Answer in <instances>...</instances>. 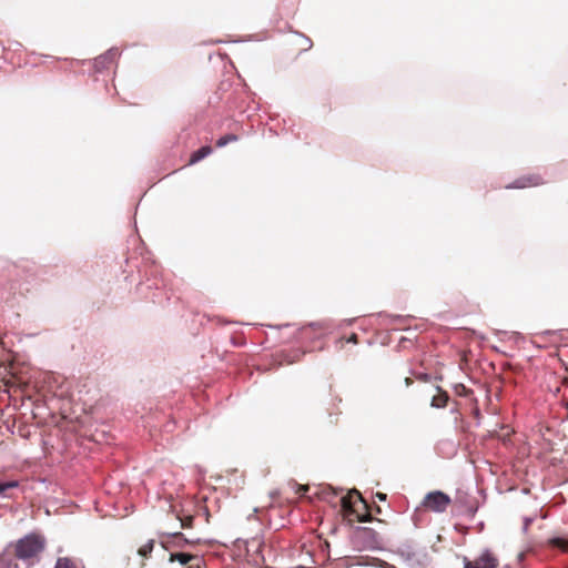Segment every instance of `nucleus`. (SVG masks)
<instances>
[{
  "mask_svg": "<svg viewBox=\"0 0 568 568\" xmlns=\"http://www.w3.org/2000/svg\"><path fill=\"white\" fill-rule=\"evenodd\" d=\"M235 141H237V135H235V134H226V135L221 136L216 141V146L217 148H223V146L227 145L230 142H235Z\"/></svg>",
  "mask_w": 568,
  "mask_h": 568,
  "instance_id": "2eb2a0df",
  "label": "nucleus"
},
{
  "mask_svg": "<svg viewBox=\"0 0 568 568\" xmlns=\"http://www.w3.org/2000/svg\"><path fill=\"white\" fill-rule=\"evenodd\" d=\"M347 342L357 343V336L353 334Z\"/></svg>",
  "mask_w": 568,
  "mask_h": 568,
  "instance_id": "412c9836",
  "label": "nucleus"
},
{
  "mask_svg": "<svg viewBox=\"0 0 568 568\" xmlns=\"http://www.w3.org/2000/svg\"><path fill=\"white\" fill-rule=\"evenodd\" d=\"M541 183V178L539 175H526L521 176L520 179L516 180L509 187L514 189H524L529 186H536Z\"/></svg>",
  "mask_w": 568,
  "mask_h": 568,
  "instance_id": "0eeeda50",
  "label": "nucleus"
},
{
  "mask_svg": "<svg viewBox=\"0 0 568 568\" xmlns=\"http://www.w3.org/2000/svg\"><path fill=\"white\" fill-rule=\"evenodd\" d=\"M120 52L116 48H111L104 54L99 55L94 60V68L97 71L109 69L119 58Z\"/></svg>",
  "mask_w": 568,
  "mask_h": 568,
  "instance_id": "423d86ee",
  "label": "nucleus"
},
{
  "mask_svg": "<svg viewBox=\"0 0 568 568\" xmlns=\"http://www.w3.org/2000/svg\"><path fill=\"white\" fill-rule=\"evenodd\" d=\"M200 539H189L182 532L162 534L160 536L161 546L169 551L170 562L178 561L186 568H202L203 557L197 551Z\"/></svg>",
  "mask_w": 568,
  "mask_h": 568,
  "instance_id": "f257e3e1",
  "label": "nucleus"
},
{
  "mask_svg": "<svg viewBox=\"0 0 568 568\" xmlns=\"http://www.w3.org/2000/svg\"><path fill=\"white\" fill-rule=\"evenodd\" d=\"M178 518L181 521L182 528H191L193 526V516L192 515H179Z\"/></svg>",
  "mask_w": 568,
  "mask_h": 568,
  "instance_id": "dca6fc26",
  "label": "nucleus"
},
{
  "mask_svg": "<svg viewBox=\"0 0 568 568\" xmlns=\"http://www.w3.org/2000/svg\"><path fill=\"white\" fill-rule=\"evenodd\" d=\"M448 394L446 392H439L432 399V406L436 408H443L447 405Z\"/></svg>",
  "mask_w": 568,
  "mask_h": 568,
  "instance_id": "9b49d317",
  "label": "nucleus"
},
{
  "mask_svg": "<svg viewBox=\"0 0 568 568\" xmlns=\"http://www.w3.org/2000/svg\"><path fill=\"white\" fill-rule=\"evenodd\" d=\"M17 487H19L18 480L0 481V495L2 497L12 498L13 495L10 494L9 491Z\"/></svg>",
  "mask_w": 568,
  "mask_h": 568,
  "instance_id": "1a4fd4ad",
  "label": "nucleus"
},
{
  "mask_svg": "<svg viewBox=\"0 0 568 568\" xmlns=\"http://www.w3.org/2000/svg\"><path fill=\"white\" fill-rule=\"evenodd\" d=\"M498 559L488 549L484 550L476 559L464 558V568H497Z\"/></svg>",
  "mask_w": 568,
  "mask_h": 568,
  "instance_id": "39448f33",
  "label": "nucleus"
},
{
  "mask_svg": "<svg viewBox=\"0 0 568 568\" xmlns=\"http://www.w3.org/2000/svg\"><path fill=\"white\" fill-rule=\"evenodd\" d=\"M532 520L534 519L530 518V517H526L524 519V527H523V529H524L525 532L529 529V526L531 525Z\"/></svg>",
  "mask_w": 568,
  "mask_h": 568,
  "instance_id": "6ab92c4d",
  "label": "nucleus"
},
{
  "mask_svg": "<svg viewBox=\"0 0 568 568\" xmlns=\"http://www.w3.org/2000/svg\"><path fill=\"white\" fill-rule=\"evenodd\" d=\"M13 384H16V382H14V381H8V382H7V385H13Z\"/></svg>",
  "mask_w": 568,
  "mask_h": 568,
  "instance_id": "5701e85b",
  "label": "nucleus"
},
{
  "mask_svg": "<svg viewBox=\"0 0 568 568\" xmlns=\"http://www.w3.org/2000/svg\"><path fill=\"white\" fill-rule=\"evenodd\" d=\"M455 393L458 395V396H469L471 390L469 388H467L464 384H457L455 385Z\"/></svg>",
  "mask_w": 568,
  "mask_h": 568,
  "instance_id": "a211bd4d",
  "label": "nucleus"
},
{
  "mask_svg": "<svg viewBox=\"0 0 568 568\" xmlns=\"http://www.w3.org/2000/svg\"><path fill=\"white\" fill-rule=\"evenodd\" d=\"M375 497H376L378 500H381V501H385V500H386V498H387V495H386V494H384V493H379V491H378V493H376V494H375Z\"/></svg>",
  "mask_w": 568,
  "mask_h": 568,
  "instance_id": "aec40b11",
  "label": "nucleus"
},
{
  "mask_svg": "<svg viewBox=\"0 0 568 568\" xmlns=\"http://www.w3.org/2000/svg\"><path fill=\"white\" fill-rule=\"evenodd\" d=\"M450 503L452 499L447 494L435 490L425 496L423 505L432 511L444 513Z\"/></svg>",
  "mask_w": 568,
  "mask_h": 568,
  "instance_id": "20e7f679",
  "label": "nucleus"
},
{
  "mask_svg": "<svg viewBox=\"0 0 568 568\" xmlns=\"http://www.w3.org/2000/svg\"><path fill=\"white\" fill-rule=\"evenodd\" d=\"M263 546V539L257 536L251 539H236L234 542L236 555L257 567L264 562Z\"/></svg>",
  "mask_w": 568,
  "mask_h": 568,
  "instance_id": "f03ea898",
  "label": "nucleus"
},
{
  "mask_svg": "<svg viewBox=\"0 0 568 568\" xmlns=\"http://www.w3.org/2000/svg\"><path fill=\"white\" fill-rule=\"evenodd\" d=\"M212 152V148L209 146V145H205V146H202L197 151H195L192 155H191V159H190V163L191 164H194L201 160H203L204 158H206L209 154H211Z\"/></svg>",
  "mask_w": 568,
  "mask_h": 568,
  "instance_id": "9d476101",
  "label": "nucleus"
},
{
  "mask_svg": "<svg viewBox=\"0 0 568 568\" xmlns=\"http://www.w3.org/2000/svg\"><path fill=\"white\" fill-rule=\"evenodd\" d=\"M153 547H154V540L153 539H150L148 540L143 546H141L139 548V555L142 556V557H148L152 550H153Z\"/></svg>",
  "mask_w": 568,
  "mask_h": 568,
  "instance_id": "4468645a",
  "label": "nucleus"
},
{
  "mask_svg": "<svg viewBox=\"0 0 568 568\" xmlns=\"http://www.w3.org/2000/svg\"><path fill=\"white\" fill-rule=\"evenodd\" d=\"M475 415H476V416H478V415H479V409H478V408H476V409H475Z\"/></svg>",
  "mask_w": 568,
  "mask_h": 568,
  "instance_id": "b1692460",
  "label": "nucleus"
},
{
  "mask_svg": "<svg viewBox=\"0 0 568 568\" xmlns=\"http://www.w3.org/2000/svg\"><path fill=\"white\" fill-rule=\"evenodd\" d=\"M549 545L554 548H558L564 552H568V538L555 537L549 540Z\"/></svg>",
  "mask_w": 568,
  "mask_h": 568,
  "instance_id": "f8f14e48",
  "label": "nucleus"
},
{
  "mask_svg": "<svg viewBox=\"0 0 568 568\" xmlns=\"http://www.w3.org/2000/svg\"><path fill=\"white\" fill-rule=\"evenodd\" d=\"M308 488L307 487H301L300 491L303 495Z\"/></svg>",
  "mask_w": 568,
  "mask_h": 568,
  "instance_id": "4be33fe9",
  "label": "nucleus"
},
{
  "mask_svg": "<svg viewBox=\"0 0 568 568\" xmlns=\"http://www.w3.org/2000/svg\"><path fill=\"white\" fill-rule=\"evenodd\" d=\"M355 500H363L361 494L357 490L349 491L347 495L341 497L342 507L345 510H349L353 507Z\"/></svg>",
  "mask_w": 568,
  "mask_h": 568,
  "instance_id": "6e6552de",
  "label": "nucleus"
},
{
  "mask_svg": "<svg viewBox=\"0 0 568 568\" xmlns=\"http://www.w3.org/2000/svg\"><path fill=\"white\" fill-rule=\"evenodd\" d=\"M0 568H19V567H18V564L13 559L7 558V557H1L0 558Z\"/></svg>",
  "mask_w": 568,
  "mask_h": 568,
  "instance_id": "f3484780",
  "label": "nucleus"
},
{
  "mask_svg": "<svg viewBox=\"0 0 568 568\" xmlns=\"http://www.w3.org/2000/svg\"><path fill=\"white\" fill-rule=\"evenodd\" d=\"M45 547V538L36 532H31L16 544V556L23 561L37 558Z\"/></svg>",
  "mask_w": 568,
  "mask_h": 568,
  "instance_id": "7ed1b4c3",
  "label": "nucleus"
},
{
  "mask_svg": "<svg viewBox=\"0 0 568 568\" xmlns=\"http://www.w3.org/2000/svg\"><path fill=\"white\" fill-rule=\"evenodd\" d=\"M54 568H78V566L70 558L63 557L57 560Z\"/></svg>",
  "mask_w": 568,
  "mask_h": 568,
  "instance_id": "ddd939ff",
  "label": "nucleus"
}]
</instances>
